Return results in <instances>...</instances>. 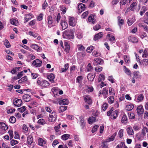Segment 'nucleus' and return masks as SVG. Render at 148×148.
Returning <instances> with one entry per match:
<instances>
[{
	"mask_svg": "<svg viewBox=\"0 0 148 148\" xmlns=\"http://www.w3.org/2000/svg\"><path fill=\"white\" fill-rule=\"evenodd\" d=\"M74 31L73 29H68L65 31L63 33L64 38L71 40L74 38Z\"/></svg>",
	"mask_w": 148,
	"mask_h": 148,
	"instance_id": "1",
	"label": "nucleus"
},
{
	"mask_svg": "<svg viewBox=\"0 0 148 148\" xmlns=\"http://www.w3.org/2000/svg\"><path fill=\"white\" fill-rule=\"evenodd\" d=\"M57 117L56 112H53L49 114L48 118V121L50 122H54L56 121Z\"/></svg>",
	"mask_w": 148,
	"mask_h": 148,
	"instance_id": "2",
	"label": "nucleus"
},
{
	"mask_svg": "<svg viewBox=\"0 0 148 148\" xmlns=\"http://www.w3.org/2000/svg\"><path fill=\"white\" fill-rule=\"evenodd\" d=\"M13 104L16 106L19 107L22 104V101L21 99L15 98L14 100Z\"/></svg>",
	"mask_w": 148,
	"mask_h": 148,
	"instance_id": "3",
	"label": "nucleus"
},
{
	"mask_svg": "<svg viewBox=\"0 0 148 148\" xmlns=\"http://www.w3.org/2000/svg\"><path fill=\"white\" fill-rule=\"evenodd\" d=\"M77 23L76 19L73 17H70L69 19V24L70 26H75Z\"/></svg>",
	"mask_w": 148,
	"mask_h": 148,
	"instance_id": "4",
	"label": "nucleus"
},
{
	"mask_svg": "<svg viewBox=\"0 0 148 148\" xmlns=\"http://www.w3.org/2000/svg\"><path fill=\"white\" fill-rule=\"evenodd\" d=\"M84 98L85 102L89 105L92 103V100L90 96L88 95H85L84 96Z\"/></svg>",
	"mask_w": 148,
	"mask_h": 148,
	"instance_id": "5",
	"label": "nucleus"
},
{
	"mask_svg": "<svg viewBox=\"0 0 148 148\" xmlns=\"http://www.w3.org/2000/svg\"><path fill=\"white\" fill-rule=\"evenodd\" d=\"M42 64V62L39 59H36L33 61L32 64L33 65L36 67H39L41 66Z\"/></svg>",
	"mask_w": 148,
	"mask_h": 148,
	"instance_id": "6",
	"label": "nucleus"
},
{
	"mask_svg": "<svg viewBox=\"0 0 148 148\" xmlns=\"http://www.w3.org/2000/svg\"><path fill=\"white\" fill-rule=\"evenodd\" d=\"M80 121L79 124L82 129H83L85 126V122L84 121V118L83 116H80L79 118Z\"/></svg>",
	"mask_w": 148,
	"mask_h": 148,
	"instance_id": "7",
	"label": "nucleus"
},
{
	"mask_svg": "<svg viewBox=\"0 0 148 148\" xmlns=\"http://www.w3.org/2000/svg\"><path fill=\"white\" fill-rule=\"evenodd\" d=\"M108 89H106L105 88H104L102 90L99 91V94L100 95L102 94L103 95L104 98H106L107 97L108 95Z\"/></svg>",
	"mask_w": 148,
	"mask_h": 148,
	"instance_id": "8",
	"label": "nucleus"
},
{
	"mask_svg": "<svg viewBox=\"0 0 148 148\" xmlns=\"http://www.w3.org/2000/svg\"><path fill=\"white\" fill-rule=\"evenodd\" d=\"M103 62V60L101 59L96 58L94 60L93 64L94 66H96L101 64Z\"/></svg>",
	"mask_w": 148,
	"mask_h": 148,
	"instance_id": "9",
	"label": "nucleus"
},
{
	"mask_svg": "<svg viewBox=\"0 0 148 148\" xmlns=\"http://www.w3.org/2000/svg\"><path fill=\"white\" fill-rule=\"evenodd\" d=\"M78 7V12H79V13H81L86 8L84 4L81 3H80L79 4Z\"/></svg>",
	"mask_w": 148,
	"mask_h": 148,
	"instance_id": "10",
	"label": "nucleus"
},
{
	"mask_svg": "<svg viewBox=\"0 0 148 148\" xmlns=\"http://www.w3.org/2000/svg\"><path fill=\"white\" fill-rule=\"evenodd\" d=\"M47 77L51 82H54V79L55 78V77L53 74L51 73L49 75H47Z\"/></svg>",
	"mask_w": 148,
	"mask_h": 148,
	"instance_id": "11",
	"label": "nucleus"
},
{
	"mask_svg": "<svg viewBox=\"0 0 148 148\" xmlns=\"http://www.w3.org/2000/svg\"><path fill=\"white\" fill-rule=\"evenodd\" d=\"M60 24L62 27V28L63 30H64L68 27V24L64 20H62L61 21Z\"/></svg>",
	"mask_w": 148,
	"mask_h": 148,
	"instance_id": "12",
	"label": "nucleus"
},
{
	"mask_svg": "<svg viewBox=\"0 0 148 148\" xmlns=\"http://www.w3.org/2000/svg\"><path fill=\"white\" fill-rule=\"evenodd\" d=\"M137 111L138 115L143 114L144 112L143 106H138L137 108Z\"/></svg>",
	"mask_w": 148,
	"mask_h": 148,
	"instance_id": "13",
	"label": "nucleus"
},
{
	"mask_svg": "<svg viewBox=\"0 0 148 148\" xmlns=\"http://www.w3.org/2000/svg\"><path fill=\"white\" fill-rule=\"evenodd\" d=\"M69 101L67 99H64L62 100H61L59 101L58 103L60 105H68L69 104Z\"/></svg>",
	"mask_w": 148,
	"mask_h": 148,
	"instance_id": "14",
	"label": "nucleus"
},
{
	"mask_svg": "<svg viewBox=\"0 0 148 148\" xmlns=\"http://www.w3.org/2000/svg\"><path fill=\"white\" fill-rule=\"evenodd\" d=\"M95 76V74L89 73L88 75L87 78L88 80L92 82L93 81Z\"/></svg>",
	"mask_w": 148,
	"mask_h": 148,
	"instance_id": "15",
	"label": "nucleus"
},
{
	"mask_svg": "<svg viewBox=\"0 0 148 148\" xmlns=\"http://www.w3.org/2000/svg\"><path fill=\"white\" fill-rule=\"evenodd\" d=\"M46 144V141L41 138L38 139V145L44 147Z\"/></svg>",
	"mask_w": 148,
	"mask_h": 148,
	"instance_id": "16",
	"label": "nucleus"
},
{
	"mask_svg": "<svg viewBox=\"0 0 148 148\" xmlns=\"http://www.w3.org/2000/svg\"><path fill=\"white\" fill-rule=\"evenodd\" d=\"M126 131L129 135H132L134 134V132L132 128L130 126L128 127L126 129Z\"/></svg>",
	"mask_w": 148,
	"mask_h": 148,
	"instance_id": "17",
	"label": "nucleus"
},
{
	"mask_svg": "<svg viewBox=\"0 0 148 148\" xmlns=\"http://www.w3.org/2000/svg\"><path fill=\"white\" fill-rule=\"evenodd\" d=\"M137 3L136 2H133L131 4L130 7V9L131 11H133L136 8Z\"/></svg>",
	"mask_w": 148,
	"mask_h": 148,
	"instance_id": "18",
	"label": "nucleus"
},
{
	"mask_svg": "<svg viewBox=\"0 0 148 148\" xmlns=\"http://www.w3.org/2000/svg\"><path fill=\"white\" fill-rule=\"evenodd\" d=\"M103 36V33L102 32H100L95 36L94 40H96L101 38Z\"/></svg>",
	"mask_w": 148,
	"mask_h": 148,
	"instance_id": "19",
	"label": "nucleus"
},
{
	"mask_svg": "<svg viewBox=\"0 0 148 148\" xmlns=\"http://www.w3.org/2000/svg\"><path fill=\"white\" fill-rule=\"evenodd\" d=\"M128 38L129 41H131L133 43H136L138 42V39L136 37L130 36Z\"/></svg>",
	"mask_w": 148,
	"mask_h": 148,
	"instance_id": "20",
	"label": "nucleus"
},
{
	"mask_svg": "<svg viewBox=\"0 0 148 148\" xmlns=\"http://www.w3.org/2000/svg\"><path fill=\"white\" fill-rule=\"evenodd\" d=\"M135 21L134 18L132 17V18H129L127 21L128 25L129 26L131 25Z\"/></svg>",
	"mask_w": 148,
	"mask_h": 148,
	"instance_id": "21",
	"label": "nucleus"
},
{
	"mask_svg": "<svg viewBox=\"0 0 148 148\" xmlns=\"http://www.w3.org/2000/svg\"><path fill=\"white\" fill-rule=\"evenodd\" d=\"M30 47L32 49L36 50L37 51H39L40 50V48L38 47L37 45L32 44L30 46Z\"/></svg>",
	"mask_w": 148,
	"mask_h": 148,
	"instance_id": "22",
	"label": "nucleus"
},
{
	"mask_svg": "<svg viewBox=\"0 0 148 148\" xmlns=\"http://www.w3.org/2000/svg\"><path fill=\"white\" fill-rule=\"evenodd\" d=\"M134 108V106L132 104H127L125 107L126 110L130 111L132 110Z\"/></svg>",
	"mask_w": 148,
	"mask_h": 148,
	"instance_id": "23",
	"label": "nucleus"
},
{
	"mask_svg": "<svg viewBox=\"0 0 148 148\" xmlns=\"http://www.w3.org/2000/svg\"><path fill=\"white\" fill-rule=\"evenodd\" d=\"M88 21L89 22H92L93 23H95L96 22L95 19L94 18V16L92 15H90L89 16Z\"/></svg>",
	"mask_w": 148,
	"mask_h": 148,
	"instance_id": "24",
	"label": "nucleus"
},
{
	"mask_svg": "<svg viewBox=\"0 0 148 148\" xmlns=\"http://www.w3.org/2000/svg\"><path fill=\"white\" fill-rule=\"evenodd\" d=\"M128 119L127 116L125 114L123 115L121 120V122L123 123H126Z\"/></svg>",
	"mask_w": 148,
	"mask_h": 148,
	"instance_id": "25",
	"label": "nucleus"
},
{
	"mask_svg": "<svg viewBox=\"0 0 148 148\" xmlns=\"http://www.w3.org/2000/svg\"><path fill=\"white\" fill-rule=\"evenodd\" d=\"M0 127L4 130H6L8 129L7 126L5 123L2 122H0Z\"/></svg>",
	"mask_w": 148,
	"mask_h": 148,
	"instance_id": "26",
	"label": "nucleus"
},
{
	"mask_svg": "<svg viewBox=\"0 0 148 148\" xmlns=\"http://www.w3.org/2000/svg\"><path fill=\"white\" fill-rule=\"evenodd\" d=\"M70 136V135L69 134H64L61 136V138L64 140H66L69 138Z\"/></svg>",
	"mask_w": 148,
	"mask_h": 148,
	"instance_id": "27",
	"label": "nucleus"
},
{
	"mask_svg": "<svg viewBox=\"0 0 148 148\" xmlns=\"http://www.w3.org/2000/svg\"><path fill=\"white\" fill-rule=\"evenodd\" d=\"M48 23L49 25H51L53 23V20L52 17L50 16H49L47 17Z\"/></svg>",
	"mask_w": 148,
	"mask_h": 148,
	"instance_id": "28",
	"label": "nucleus"
},
{
	"mask_svg": "<svg viewBox=\"0 0 148 148\" xmlns=\"http://www.w3.org/2000/svg\"><path fill=\"white\" fill-rule=\"evenodd\" d=\"M67 106H60L58 109L59 113H60L66 110L67 109Z\"/></svg>",
	"mask_w": 148,
	"mask_h": 148,
	"instance_id": "29",
	"label": "nucleus"
},
{
	"mask_svg": "<svg viewBox=\"0 0 148 148\" xmlns=\"http://www.w3.org/2000/svg\"><path fill=\"white\" fill-rule=\"evenodd\" d=\"M116 148H127L124 144V143L121 142L120 144L118 145Z\"/></svg>",
	"mask_w": 148,
	"mask_h": 148,
	"instance_id": "30",
	"label": "nucleus"
},
{
	"mask_svg": "<svg viewBox=\"0 0 148 148\" xmlns=\"http://www.w3.org/2000/svg\"><path fill=\"white\" fill-rule=\"evenodd\" d=\"M49 84L48 82L44 80L42 81L41 86L42 87H45L48 86Z\"/></svg>",
	"mask_w": 148,
	"mask_h": 148,
	"instance_id": "31",
	"label": "nucleus"
},
{
	"mask_svg": "<svg viewBox=\"0 0 148 148\" xmlns=\"http://www.w3.org/2000/svg\"><path fill=\"white\" fill-rule=\"evenodd\" d=\"M95 118L93 116L89 118L88 120L89 123L91 124H92L93 122H95Z\"/></svg>",
	"mask_w": 148,
	"mask_h": 148,
	"instance_id": "32",
	"label": "nucleus"
},
{
	"mask_svg": "<svg viewBox=\"0 0 148 148\" xmlns=\"http://www.w3.org/2000/svg\"><path fill=\"white\" fill-rule=\"evenodd\" d=\"M10 22L11 24L15 25H17L18 23V21L14 19H11Z\"/></svg>",
	"mask_w": 148,
	"mask_h": 148,
	"instance_id": "33",
	"label": "nucleus"
},
{
	"mask_svg": "<svg viewBox=\"0 0 148 148\" xmlns=\"http://www.w3.org/2000/svg\"><path fill=\"white\" fill-rule=\"evenodd\" d=\"M83 79V77L82 76H79L77 78L76 82H77L80 84H81L82 83Z\"/></svg>",
	"mask_w": 148,
	"mask_h": 148,
	"instance_id": "34",
	"label": "nucleus"
},
{
	"mask_svg": "<svg viewBox=\"0 0 148 148\" xmlns=\"http://www.w3.org/2000/svg\"><path fill=\"white\" fill-rule=\"evenodd\" d=\"M139 72L138 71H135L134 72L133 77L135 78H140L141 76L139 74Z\"/></svg>",
	"mask_w": 148,
	"mask_h": 148,
	"instance_id": "35",
	"label": "nucleus"
},
{
	"mask_svg": "<svg viewBox=\"0 0 148 148\" xmlns=\"http://www.w3.org/2000/svg\"><path fill=\"white\" fill-rule=\"evenodd\" d=\"M107 140L106 141H104L102 142L101 146L102 148H109L108 145L107 143Z\"/></svg>",
	"mask_w": 148,
	"mask_h": 148,
	"instance_id": "36",
	"label": "nucleus"
},
{
	"mask_svg": "<svg viewBox=\"0 0 148 148\" xmlns=\"http://www.w3.org/2000/svg\"><path fill=\"white\" fill-rule=\"evenodd\" d=\"M109 94L110 95H115V93L114 88L110 87L109 89Z\"/></svg>",
	"mask_w": 148,
	"mask_h": 148,
	"instance_id": "37",
	"label": "nucleus"
},
{
	"mask_svg": "<svg viewBox=\"0 0 148 148\" xmlns=\"http://www.w3.org/2000/svg\"><path fill=\"white\" fill-rule=\"evenodd\" d=\"M124 58L125 62L129 63L130 62V58L129 56L125 55L124 56Z\"/></svg>",
	"mask_w": 148,
	"mask_h": 148,
	"instance_id": "38",
	"label": "nucleus"
},
{
	"mask_svg": "<svg viewBox=\"0 0 148 148\" xmlns=\"http://www.w3.org/2000/svg\"><path fill=\"white\" fill-rule=\"evenodd\" d=\"M114 101V97L113 96H111L108 99V102L110 104L112 103Z\"/></svg>",
	"mask_w": 148,
	"mask_h": 148,
	"instance_id": "39",
	"label": "nucleus"
},
{
	"mask_svg": "<svg viewBox=\"0 0 148 148\" xmlns=\"http://www.w3.org/2000/svg\"><path fill=\"white\" fill-rule=\"evenodd\" d=\"M107 36L109 37V40L110 41L113 42L115 40V38L114 36L112 35H111L110 34H108L107 35Z\"/></svg>",
	"mask_w": 148,
	"mask_h": 148,
	"instance_id": "40",
	"label": "nucleus"
},
{
	"mask_svg": "<svg viewBox=\"0 0 148 148\" xmlns=\"http://www.w3.org/2000/svg\"><path fill=\"white\" fill-rule=\"evenodd\" d=\"M92 55L95 57H98L100 56L101 53L96 51H94L92 53Z\"/></svg>",
	"mask_w": 148,
	"mask_h": 148,
	"instance_id": "41",
	"label": "nucleus"
},
{
	"mask_svg": "<svg viewBox=\"0 0 148 148\" xmlns=\"http://www.w3.org/2000/svg\"><path fill=\"white\" fill-rule=\"evenodd\" d=\"M118 115V112L117 111L115 110L112 113V116L113 119H115L117 117Z\"/></svg>",
	"mask_w": 148,
	"mask_h": 148,
	"instance_id": "42",
	"label": "nucleus"
},
{
	"mask_svg": "<svg viewBox=\"0 0 148 148\" xmlns=\"http://www.w3.org/2000/svg\"><path fill=\"white\" fill-rule=\"evenodd\" d=\"M144 96L142 94H140L139 95L137 98V102H139L143 100L144 98Z\"/></svg>",
	"mask_w": 148,
	"mask_h": 148,
	"instance_id": "43",
	"label": "nucleus"
},
{
	"mask_svg": "<svg viewBox=\"0 0 148 148\" xmlns=\"http://www.w3.org/2000/svg\"><path fill=\"white\" fill-rule=\"evenodd\" d=\"M124 24V20L123 19L120 20L118 19V25L119 26L120 28L121 29V25Z\"/></svg>",
	"mask_w": 148,
	"mask_h": 148,
	"instance_id": "44",
	"label": "nucleus"
},
{
	"mask_svg": "<svg viewBox=\"0 0 148 148\" xmlns=\"http://www.w3.org/2000/svg\"><path fill=\"white\" fill-rule=\"evenodd\" d=\"M116 135V133H114L112 136L110 138L109 140H107V142H109L110 141H113Z\"/></svg>",
	"mask_w": 148,
	"mask_h": 148,
	"instance_id": "45",
	"label": "nucleus"
},
{
	"mask_svg": "<svg viewBox=\"0 0 148 148\" xmlns=\"http://www.w3.org/2000/svg\"><path fill=\"white\" fill-rule=\"evenodd\" d=\"M123 130L121 129L119 132L118 136L120 138H122L123 136Z\"/></svg>",
	"mask_w": 148,
	"mask_h": 148,
	"instance_id": "46",
	"label": "nucleus"
},
{
	"mask_svg": "<svg viewBox=\"0 0 148 148\" xmlns=\"http://www.w3.org/2000/svg\"><path fill=\"white\" fill-rule=\"evenodd\" d=\"M148 56L147 51L146 49L144 50V52L143 53L142 57L143 58H146Z\"/></svg>",
	"mask_w": 148,
	"mask_h": 148,
	"instance_id": "47",
	"label": "nucleus"
},
{
	"mask_svg": "<svg viewBox=\"0 0 148 148\" xmlns=\"http://www.w3.org/2000/svg\"><path fill=\"white\" fill-rule=\"evenodd\" d=\"M105 79L104 76L103 74H100L99 78H98V80L99 82H100L102 80H104Z\"/></svg>",
	"mask_w": 148,
	"mask_h": 148,
	"instance_id": "48",
	"label": "nucleus"
},
{
	"mask_svg": "<svg viewBox=\"0 0 148 148\" xmlns=\"http://www.w3.org/2000/svg\"><path fill=\"white\" fill-rule=\"evenodd\" d=\"M93 69V67H92L90 63H89L86 68V70L88 72L91 71Z\"/></svg>",
	"mask_w": 148,
	"mask_h": 148,
	"instance_id": "49",
	"label": "nucleus"
},
{
	"mask_svg": "<svg viewBox=\"0 0 148 148\" xmlns=\"http://www.w3.org/2000/svg\"><path fill=\"white\" fill-rule=\"evenodd\" d=\"M124 67L125 68V73L126 74H127L128 75L130 76H131V71H130L129 70V69L126 68V67L124 66Z\"/></svg>",
	"mask_w": 148,
	"mask_h": 148,
	"instance_id": "50",
	"label": "nucleus"
},
{
	"mask_svg": "<svg viewBox=\"0 0 148 148\" xmlns=\"http://www.w3.org/2000/svg\"><path fill=\"white\" fill-rule=\"evenodd\" d=\"M26 110L25 107L23 106L22 107L18 108V110L20 112H23L25 111Z\"/></svg>",
	"mask_w": 148,
	"mask_h": 148,
	"instance_id": "51",
	"label": "nucleus"
},
{
	"mask_svg": "<svg viewBox=\"0 0 148 148\" xmlns=\"http://www.w3.org/2000/svg\"><path fill=\"white\" fill-rule=\"evenodd\" d=\"M4 45L7 48H9L10 46V44L8 40L7 39L5 40L4 41Z\"/></svg>",
	"mask_w": 148,
	"mask_h": 148,
	"instance_id": "52",
	"label": "nucleus"
},
{
	"mask_svg": "<svg viewBox=\"0 0 148 148\" xmlns=\"http://www.w3.org/2000/svg\"><path fill=\"white\" fill-rule=\"evenodd\" d=\"M60 10L62 11L63 14H64L66 11V7L63 5L61 6H60Z\"/></svg>",
	"mask_w": 148,
	"mask_h": 148,
	"instance_id": "53",
	"label": "nucleus"
},
{
	"mask_svg": "<svg viewBox=\"0 0 148 148\" xmlns=\"http://www.w3.org/2000/svg\"><path fill=\"white\" fill-rule=\"evenodd\" d=\"M108 107V104L107 103H105L102 106V110L105 111L106 110Z\"/></svg>",
	"mask_w": 148,
	"mask_h": 148,
	"instance_id": "54",
	"label": "nucleus"
},
{
	"mask_svg": "<svg viewBox=\"0 0 148 148\" xmlns=\"http://www.w3.org/2000/svg\"><path fill=\"white\" fill-rule=\"evenodd\" d=\"M18 142L17 141L14 139L12 140L10 142V144L12 146L18 144Z\"/></svg>",
	"mask_w": 148,
	"mask_h": 148,
	"instance_id": "55",
	"label": "nucleus"
},
{
	"mask_svg": "<svg viewBox=\"0 0 148 148\" xmlns=\"http://www.w3.org/2000/svg\"><path fill=\"white\" fill-rule=\"evenodd\" d=\"M93 47L92 46H90L87 47L86 51L90 53L92 52V50H93Z\"/></svg>",
	"mask_w": 148,
	"mask_h": 148,
	"instance_id": "56",
	"label": "nucleus"
},
{
	"mask_svg": "<svg viewBox=\"0 0 148 148\" xmlns=\"http://www.w3.org/2000/svg\"><path fill=\"white\" fill-rule=\"evenodd\" d=\"M128 115L130 119H133L135 118V115L133 113H128Z\"/></svg>",
	"mask_w": 148,
	"mask_h": 148,
	"instance_id": "57",
	"label": "nucleus"
},
{
	"mask_svg": "<svg viewBox=\"0 0 148 148\" xmlns=\"http://www.w3.org/2000/svg\"><path fill=\"white\" fill-rule=\"evenodd\" d=\"M16 118L14 116H11L10 119V121L11 123H14L16 121Z\"/></svg>",
	"mask_w": 148,
	"mask_h": 148,
	"instance_id": "58",
	"label": "nucleus"
},
{
	"mask_svg": "<svg viewBox=\"0 0 148 148\" xmlns=\"http://www.w3.org/2000/svg\"><path fill=\"white\" fill-rule=\"evenodd\" d=\"M38 123L40 124L41 125H43L45 124V122L44 119H41L38 120Z\"/></svg>",
	"mask_w": 148,
	"mask_h": 148,
	"instance_id": "59",
	"label": "nucleus"
},
{
	"mask_svg": "<svg viewBox=\"0 0 148 148\" xmlns=\"http://www.w3.org/2000/svg\"><path fill=\"white\" fill-rule=\"evenodd\" d=\"M23 131L24 133H27L28 131V128L25 124H23Z\"/></svg>",
	"mask_w": 148,
	"mask_h": 148,
	"instance_id": "60",
	"label": "nucleus"
},
{
	"mask_svg": "<svg viewBox=\"0 0 148 148\" xmlns=\"http://www.w3.org/2000/svg\"><path fill=\"white\" fill-rule=\"evenodd\" d=\"M100 27H101L100 25L99 24H97L93 27V28L94 30L97 31L100 28Z\"/></svg>",
	"mask_w": 148,
	"mask_h": 148,
	"instance_id": "61",
	"label": "nucleus"
},
{
	"mask_svg": "<svg viewBox=\"0 0 148 148\" xmlns=\"http://www.w3.org/2000/svg\"><path fill=\"white\" fill-rule=\"evenodd\" d=\"M8 133L9 134V135L10 136V139H12V138H13V136H14V135H13V131L12 130H9L8 131Z\"/></svg>",
	"mask_w": 148,
	"mask_h": 148,
	"instance_id": "62",
	"label": "nucleus"
},
{
	"mask_svg": "<svg viewBox=\"0 0 148 148\" xmlns=\"http://www.w3.org/2000/svg\"><path fill=\"white\" fill-rule=\"evenodd\" d=\"M95 70L97 72L101 71L102 70V68L100 66H97L95 68Z\"/></svg>",
	"mask_w": 148,
	"mask_h": 148,
	"instance_id": "63",
	"label": "nucleus"
},
{
	"mask_svg": "<svg viewBox=\"0 0 148 148\" xmlns=\"http://www.w3.org/2000/svg\"><path fill=\"white\" fill-rule=\"evenodd\" d=\"M29 34L34 38H36L37 36V34L36 33L31 31L29 32Z\"/></svg>",
	"mask_w": 148,
	"mask_h": 148,
	"instance_id": "64",
	"label": "nucleus"
}]
</instances>
